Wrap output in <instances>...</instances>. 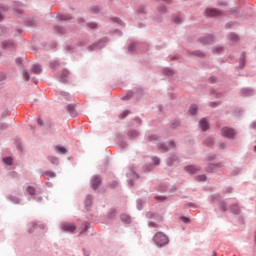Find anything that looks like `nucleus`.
I'll list each match as a JSON object with an SVG mask.
<instances>
[{"label": "nucleus", "instance_id": "obj_1", "mask_svg": "<svg viewBox=\"0 0 256 256\" xmlns=\"http://www.w3.org/2000/svg\"><path fill=\"white\" fill-rule=\"evenodd\" d=\"M153 241L156 247L161 249V247H165V245H169V236H167L163 232H158L154 235Z\"/></svg>", "mask_w": 256, "mask_h": 256}, {"label": "nucleus", "instance_id": "obj_2", "mask_svg": "<svg viewBox=\"0 0 256 256\" xmlns=\"http://www.w3.org/2000/svg\"><path fill=\"white\" fill-rule=\"evenodd\" d=\"M109 37H103L97 42L93 43L92 45L87 47V50L90 52L93 51H101V49H104V47H107V44L109 43Z\"/></svg>", "mask_w": 256, "mask_h": 256}, {"label": "nucleus", "instance_id": "obj_3", "mask_svg": "<svg viewBox=\"0 0 256 256\" xmlns=\"http://www.w3.org/2000/svg\"><path fill=\"white\" fill-rule=\"evenodd\" d=\"M157 12L159 14H157L156 16L153 17L154 21H156L157 23H161V21H163V15H165L167 13V6L165 4H159L157 7Z\"/></svg>", "mask_w": 256, "mask_h": 256}, {"label": "nucleus", "instance_id": "obj_4", "mask_svg": "<svg viewBox=\"0 0 256 256\" xmlns=\"http://www.w3.org/2000/svg\"><path fill=\"white\" fill-rule=\"evenodd\" d=\"M2 49H8L9 51H15L17 49V44L15 41L8 39L1 42Z\"/></svg>", "mask_w": 256, "mask_h": 256}, {"label": "nucleus", "instance_id": "obj_5", "mask_svg": "<svg viewBox=\"0 0 256 256\" xmlns=\"http://www.w3.org/2000/svg\"><path fill=\"white\" fill-rule=\"evenodd\" d=\"M199 42L202 45H211L215 42V36L213 34H205L204 36L199 38Z\"/></svg>", "mask_w": 256, "mask_h": 256}, {"label": "nucleus", "instance_id": "obj_6", "mask_svg": "<svg viewBox=\"0 0 256 256\" xmlns=\"http://www.w3.org/2000/svg\"><path fill=\"white\" fill-rule=\"evenodd\" d=\"M101 183H102L101 176H99V175L92 176V178L90 180V184L94 191H97V189H99V187H101Z\"/></svg>", "mask_w": 256, "mask_h": 256}, {"label": "nucleus", "instance_id": "obj_7", "mask_svg": "<svg viewBox=\"0 0 256 256\" xmlns=\"http://www.w3.org/2000/svg\"><path fill=\"white\" fill-rule=\"evenodd\" d=\"M221 133L226 139H233L235 137V130L233 128L223 127Z\"/></svg>", "mask_w": 256, "mask_h": 256}, {"label": "nucleus", "instance_id": "obj_8", "mask_svg": "<svg viewBox=\"0 0 256 256\" xmlns=\"http://www.w3.org/2000/svg\"><path fill=\"white\" fill-rule=\"evenodd\" d=\"M69 75H71V72H69V70L67 69H64L61 73H60V76L58 78V81L60 83H64V84H67L69 83V80L71 79L69 77Z\"/></svg>", "mask_w": 256, "mask_h": 256}, {"label": "nucleus", "instance_id": "obj_9", "mask_svg": "<svg viewBox=\"0 0 256 256\" xmlns=\"http://www.w3.org/2000/svg\"><path fill=\"white\" fill-rule=\"evenodd\" d=\"M61 229L65 233H74L77 229V226L71 223L64 222L61 224Z\"/></svg>", "mask_w": 256, "mask_h": 256}, {"label": "nucleus", "instance_id": "obj_10", "mask_svg": "<svg viewBox=\"0 0 256 256\" xmlns=\"http://www.w3.org/2000/svg\"><path fill=\"white\" fill-rule=\"evenodd\" d=\"M206 17H220L221 11L216 8H207L205 10Z\"/></svg>", "mask_w": 256, "mask_h": 256}, {"label": "nucleus", "instance_id": "obj_11", "mask_svg": "<svg viewBox=\"0 0 256 256\" xmlns=\"http://www.w3.org/2000/svg\"><path fill=\"white\" fill-rule=\"evenodd\" d=\"M13 7L15 15H17V17H21V15H23V10L20 7H24L23 3L16 1L13 3Z\"/></svg>", "mask_w": 256, "mask_h": 256}, {"label": "nucleus", "instance_id": "obj_12", "mask_svg": "<svg viewBox=\"0 0 256 256\" xmlns=\"http://www.w3.org/2000/svg\"><path fill=\"white\" fill-rule=\"evenodd\" d=\"M184 171L189 173V175H195L198 171H201V168L195 165H188L184 167Z\"/></svg>", "mask_w": 256, "mask_h": 256}, {"label": "nucleus", "instance_id": "obj_13", "mask_svg": "<svg viewBox=\"0 0 256 256\" xmlns=\"http://www.w3.org/2000/svg\"><path fill=\"white\" fill-rule=\"evenodd\" d=\"M240 94L242 97H253V95H255V90H253V88H242Z\"/></svg>", "mask_w": 256, "mask_h": 256}, {"label": "nucleus", "instance_id": "obj_14", "mask_svg": "<svg viewBox=\"0 0 256 256\" xmlns=\"http://www.w3.org/2000/svg\"><path fill=\"white\" fill-rule=\"evenodd\" d=\"M178 162H179V158L175 154L171 155L166 159L167 167H173V165H175V163H178Z\"/></svg>", "mask_w": 256, "mask_h": 256}, {"label": "nucleus", "instance_id": "obj_15", "mask_svg": "<svg viewBox=\"0 0 256 256\" xmlns=\"http://www.w3.org/2000/svg\"><path fill=\"white\" fill-rule=\"evenodd\" d=\"M198 125H199L201 131H203V132L209 131V122L207 121V118L200 119Z\"/></svg>", "mask_w": 256, "mask_h": 256}, {"label": "nucleus", "instance_id": "obj_16", "mask_svg": "<svg viewBox=\"0 0 256 256\" xmlns=\"http://www.w3.org/2000/svg\"><path fill=\"white\" fill-rule=\"evenodd\" d=\"M117 139H118L121 149H127V147H129V144L123 140V139H125V136L123 134H118Z\"/></svg>", "mask_w": 256, "mask_h": 256}, {"label": "nucleus", "instance_id": "obj_17", "mask_svg": "<svg viewBox=\"0 0 256 256\" xmlns=\"http://www.w3.org/2000/svg\"><path fill=\"white\" fill-rule=\"evenodd\" d=\"M84 205H85V209H86L87 211H89V209H91V206L93 205V195L88 194V195L86 196V199H85V201H84Z\"/></svg>", "mask_w": 256, "mask_h": 256}, {"label": "nucleus", "instance_id": "obj_18", "mask_svg": "<svg viewBox=\"0 0 256 256\" xmlns=\"http://www.w3.org/2000/svg\"><path fill=\"white\" fill-rule=\"evenodd\" d=\"M41 175L45 177V179H55V177H57V174L51 170L42 171Z\"/></svg>", "mask_w": 256, "mask_h": 256}, {"label": "nucleus", "instance_id": "obj_19", "mask_svg": "<svg viewBox=\"0 0 256 256\" xmlns=\"http://www.w3.org/2000/svg\"><path fill=\"white\" fill-rule=\"evenodd\" d=\"M46 227L47 226L45 224L32 223V227L28 229V233H34L35 229H41L43 231Z\"/></svg>", "mask_w": 256, "mask_h": 256}, {"label": "nucleus", "instance_id": "obj_20", "mask_svg": "<svg viewBox=\"0 0 256 256\" xmlns=\"http://www.w3.org/2000/svg\"><path fill=\"white\" fill-rule=\"evenodd\" d=\"M223 201L221 194H212L210 196V203H217L218 205Z\"/></svg>", "mask_w": 256, "mask_h": 256}, {"label": "nucleus", "instance_id": "obj_21", "mask_svg": "<svg viewBox=\"0 0 256 256\" xmlns=\"http://www.w3.org/2000/svg\"><path fill=\"white\" fill-rule=\"evenodd\" d=\"M55 153H57L58 155H67V148H65V146H61V145H56L54 148Z\"/></svg>", "mask_w": 256, "mask_h": 256}, {"label": "nucleus", "instance_id": "obj_22", "mask_svg": "<svg viewBox=\"0 0 256 256\" xmlns=\"http://www.w3.org/2000/svg\"><path fill=\"white\" fill-rule=\"evenodd\" d=\"M219 167H221V163H209L206 167V171L207 173H213V171H215V169H219Z\"/></svg>", "mask_w": 256, "mask_h": 256}, {"label": "nucleus", "instance_id": "obj_23", "mask_svg": "<svg viewBox=\"0 0 256 256\" xmlns=\"http://www.w3.org/2000/svg\"><path fill=\"white\" fill-rule=\"evenodd\" d=\"M31 73H34L35 75H41V73H43L41 64H34L31 68Z\"/></svg>", "mask_w": 256, "mask_h": 256}, {"label": "nucleus", "instance_id": "obj_24", "mask_svg": "<svg viewBox=\"0 0 256 256\" xmlns=\"http://www.w3.org/2000/svg\"><path fill=\"white\" fill-rule=\"evenodd\" d=\"M6 199H8V201H10L11 203H13L14 205H21V198L14 196V195H8L6 197Z\"/></svg>", "mask_w": 256, "mask_h": 256}, {"label": "nucleus", "instance_id": "obj_25", "mask_svg": "<svg viewBox=\"0 0 256 256\" xmlns=\"http://www.w3.org/2000/svg\"><path fill=\"white\" fill-rule=\"evenodd\" d=\"M188 55L190 57L194 55V57H199L200 59H205V57H206V54L201 50L189 52Z\"/></svg>", "mask_w": 256, "mask_h": 256}, {"label": "nucleus", "instance_id": "obj_26", "mask_svg": "<svg viewBox=\"0 0 256 256\" xmlns=\"http://www.w3.org/2000/svg\"><path fill=\"white\" fill-rule=\"evenodd\" d=\"M67 112L71 117H77V111L75 110V105L74 104H68L66 106Z\"/></svg>", "mask_w": 256, "mask_h": 256}, {"label": "nucleus", "instance_id": "obj_27", "mask_svg": "<svg viewBox=\"0 0 256 256\" xmlns=\"http://www.w3.org/2000/svg\"><path fill=\"white\" fill-rule=\"evenodd\" d=\"M139 135H140V133H139V131H137V130L131 129V130H129V131L127 132V137H128L131 141H133V139H137V137H139Z\"/></svg>", "mask_w": 256, "mask_h": 256}, {"label": "nucleus", "instance_id": "obj_28", "mask_svg": "<svg viewBox=\"0 0 256 256\" xmlns=\"http://www.w3.org/2000/svg\"><path fill=\"white\" fill-rule=\"evenodd\" d=\"M247 63V56L245 52H242L240 55L239 67L240 69H245V65Z\"/></svg>", "mask_w": 256, "mask_h": 256}, {"label": "nucleus", "instance_id": "obj_29", "mask_svg": "<svg viewBox=\"0 0 256 256\" xmlns=\"http://www.w3.org/2000/svg\"><path fill=\"white\" fill-rule=\"evenodd\" d=\"M199 112V106L197 104H191L188 110V113L192 115V117H195L197 113Z\"/></svg>", "mask_w": 256, "mask_h": 256}, {"label": "nucleus", "instance_id": "obj_30", "mask_svg": "<svg viewBox=\"0 0 256 256\" xmlns=\"http://www.w3.org/2000/svg\"><path fill=\"white\" fill-rule=\"evenodd\" d=\"M120 221H122V223H124L125 225H130L131 216L129 214H121Z\"/></svg>", "mask_w": 256, "mask_h": 256}, {"label": "nucleus", "instance_id": "obj_31", "mask_svg": "<svg viewBox=\"0 0 256 256\" xmlns=\"http://www.w3.org/2000/svg\"><path fill=\"white\" fill-rule=\"evenodd\" d=\"M56 19H58V21H71L73 16H71V14H60L56 16Z\"/></svg>", "mask_w": 256, "mask_h": 256}, {"label": "nucleus", "instance_id": "obj_32", "mask_svg": "<svg viewBox=\"0 0 256 256\" xmlns=\"http://www.w3.org/2000/svg\"><path fill=\"white\" fill-rule=\"evenodd\" d=\"M136 15H147V5H140L138 9L135 10Z\"/></svg>", "mask_w": 256, "mask_h": 256}, {"label": "nucleus", "instance_id": "obj_33", "mask_svg": "<svg viewBox=\"0 0 256 256\" xmlns=\"http://www.w3.org/2000/svg\"><path fill=\"white\" fill-rule=\"evenodd\" d=\"M172 21H173V23H175L176 25H181V23H183V18H181V13L174 14V15L172 16Z\"/></svg>", "mask_w": 256, "mask_h": 256}, {"label": "nucleus", "instance_id": "obj_34", "mask_svg": "<svg viewBox=\"0 0 256 256\" xmlns=\"http://www.w3.org/2000/svg\"><path fill=\"white\" fill-rule=\"evenodd\" d=\"M26 27H37V21L35 18H29L24 21Z\"/></svg>", "mask_w": 256, "mask_h": 256}, {"label": "nucleus", "instance_id": "obj_35", "mask_svg": "<svg viewBox=\"0 0 256 256\" xmlns=\"http://www.w3.org/2000/svg\"><path fill=\"white\" fill-rule=\"evenodd\" d=\"M230 211L231 213H233L234 215H239V213H241V208L239 207L238 204H232L230 206Z\"/></svg>", "mask_w": 256, "mask_h": 256}, {"label": "nucleus", "instance_id": "obj_36", "mask_svg": "<svg viewBox=\"0 0 256 256\" xmlns=\"http://www.w3.org/2000/svg\"><path fill=\"white\" fill-rule=\"evenodd\" d=\"M203 145H205V147H213V145H215V140L211 137H208L204 139Z\"/></svg>", "mask_w": 256, "mask_h": 256}, {"label": "nucleus", "instance_id": "obj_37", "mask_svg": "<svg viewBox=\"0 0 256 256\" xmlns=\"http://www.w3.org/2000/svg\"><path fill=\"white\" fill-rule=\"evenodd\" d=\"M162 73L163 75H166V77H173V75H175V71L171 68H163Z\"/></svg>", "mask_w": 256, "mask_h": 256}, {"label": "nucleus", "instance_id": "obj_38", "mask_svg": "<svg viewBox=\"0 0 256 256\" xmlns=\"http://www.w3.org/2000/svg\"><path fill=\"white\" fill-rule=\"evenodd\" d=\"M54 31L58 33V35H65V33H67V30L63 26H54Z\"/></svg>", "mask_w": 256, "mask_h": 256}, {"label": "nucleus", "instance_id": "obj_39", "mask_svg": "<svg viewBox=\"0 0 256 256\" xmlns=\"http://www.w3.org/2000/svg\"><path fill=\"white\" fill-rule=\"evenodd\" d=\"M110 21H112V23H117V25H120L121 27H125V23L119 17H111Z\"/></svg>", "mask_w": 256, "mask_h": 256}, {"label": "nucleus", "instance_id": "obj_40", "mask_svg": "<svg viewBox=\"0 0 256 256\" xmlns=\"http://www.w3.org/2000/svg\"><path fill=\"white\" fill-rule=\"evenodd\" d=\"M108 219H115L117 217V209L111 208L107 213Z\"/></svg>", "mask_w": 256, "mask_h": 256}, {"label": "nucleus", "instance_id": "obj_41", "mask_svg": "<svg viewBox=\"0 0 256 256\" xmlns=\"http://www.w3.org/2000/svg\"><path fill=\"white\" fill-rule=\"evenodd\" d=\"M178 127H181V120H179V119H174V120L171 122L170 129H177Z\"/></svg>", "mask_w": 256, "mask_h": 256}, {"label": "nucleus", "instance_id": "obj_42", "mask_svg": "<svg viewBox=\"0 0 256 256\" xmlns=\"http://www.w3.org/2000/svg\"><path fill=\"white\" fill-rule=\"evenodd\" d=\"M144 173H151L153 171V164H144L142 167Z\"/></svg>", "mask_w": 256, "mask_h": 256}, {"label": "nucleus", "instance_id": "obj_43", "mask_svg": "<svg viewBox=\"0 0 256 256\" xmlns=\"http://www.w3.org/2000/svg\"><path fill=\"white\" fill-rule=\"evenodd\" d=\"M158 149L162 153H167V151H169V146H167V144H165V143H160V144H158Z\"/></svg>", "mask_w": 256, "mask_h": 256}, {"label": "nucleus", "instance_id": "obj_44", "mask_svg": "<svg viewBox=\"0 0 256 256\" xmlns=\"http://www.w3.org/2000/svg\"><path fill=\"white\" fill-rule=\"evenodd\" d=\"M224 48L223 46H216L215 48L212 49V53L214 55H221V53H223Z\"/></svg>", "mask_w": 256, "mask_h": 256}, {"label": "nucleus", "instance_id": "obj_45", "mask_svg": "<svg viewBox=\"0 0 256 256\" xmlns=\"http://www.w3.org/2000/svg\"><path fill=\"white\" fill-rule=\"evenodd\" d=\"M127 177H132V179H139V174H137V172H135L133 168H130V171L127 174Z\"/></svg>", "mask_w": 256, "mask_h": 256}, {"label": "nucleus", "instance_id": "obj_46", "mask_svg": "<svg viewBox=\"0 0 256 256\" xmlns=\"http://www.w3.org/2000/svg\"><path fill=\"white\" fill-rule=\"evenodd\" d=\"M218 205L222 213H227V203L224 200H222Z\"/></svg>", "mask_w": 256, "mask_h": 256}, {"label": "nucleus", "instance_id": "obj_47", "mask_svg": "<svg viewBox=\"0 0 256 256\" xmlns=\"http://www.w3.org/2000/svg\"><path fill=\"white\" fill-rule=\"evenodd\" d=\"M195 181H198L199 183H203L207 181V175L201 174L195 177Z\"/></svg>", "mask_w": 256, "mask_h": 256}, {"label": "nucleus", "instance_id": "obj_48", "mask_svg": "<svg viewBox=\"0 0 256 256\" xmlns=\"http://www.w3.org/2000/svg\"><path fill=\"white\" fill-rule=\"evenodd\" d=\"M48 161H50L52 165H59V159L56 156H48Z\"/></svg>", "mask_w": 256, "mask_h": 256}, {"label": "nucleus", "instance_id": "obj_49", "mask_svg": "<svg viewBox=\"0 0 256 256\" xmlns=\"http://www.w3.org/2000/svg\"><path fill=\"white\" fill-rule=\"evenodd\" d=\"M228 38L230 39V41H233V43H237V41H239V35L235 33H230Z\"/></svg>", "mask_w": 256, "mask_h": 256}, {"label": "nucleus", "instance_id": "obj_50", "mask_svg": "<svg viewBox=\"0 0 256 256\" xmlns=\"http://www.w3.org/2000/svg\"><path fill=\"white\" fill-rule=\"evenodd\" d=\"M26 192L29 193L31 197H35V193H37V190H35V187L33 186H28Z\"/></svg>", "mask_w": 256, "mask_h": 256}, {"label": "nucleus", "instance_id": "obj_51", "mask_svg": "<svg viewBox=\"0 0 256 256\" xmlns=\"http://www.w3.org/2000/svg\"><path fill=\"white\" fill-rule=\"evenodd\" d=\"M3 163H5V165H8V166L13 165V157L7 156L3 158Z\"/></svg>", "mask_w": 256, "mask_h": 256}, {"label": "nucleus", "instance_id": "obj_52", "mask_svg": "<svg viewBox=\"0 0 256 256\" xmlns=\"http://www.w3.org/2000/svg\"><path fill=\"white\" fill-rule=\"evenodd\" d=\"M137 42H132L131 44H129L128 46V52L129 53H134L135 49H137Z\"/></svg>", "mask_w": 256, "mask_h": 256}, {"label": "nucleus", "instance_id": "obj_53", "mask_svg": "<svg viewBox=\"0 0 256 256\" xmlns=\"http://www.w3.org/2000/svg\"><path fill=\"white\" fill-rule=\"evenodd\" d=\"M134 95L133 91H128L124 97H122V101H129Z\"/></svg>", "mask_w": 256, "mask_h": 256}, {"label": "nucleus", "instance_id": "obj_54", "mask_svg": "<svg viewBox=\"0 0 256 256\" xmlns=\"http://www.w3.org/2000/svg\"><path fill=\"white\" fill-rule=\"evenodd\" d=\"M232 113H233L234 117H241V115H243V109L236 108Z\"/></svg>", "mask_w": 256, "mask_h": 256}, {"label": "nucleus", "instance_id": "obj_55", "mask_svg": "<svg viewBox=\"0 0 256 256\" xmlns=\"http://www.w3.org/2000/svg\"><path fill=\"white\" fill-rule=\"evenodd\" d=\"M100 11H101V9L99 8V6H92L90 8V12H92L94 15L99 14Z\"/></svg>", "mask_w": 256, "mask_h": 256}, {"label": "nucleus", "instance_id": "obj_56", "mask_svg": "<svg viewBox=\"0 0 256 256\" xmlns=\"http://www.w3.org/2000/svg\"><path fill=\"white\" fill-rule=\"evenodd\" d=\"M180 221H182L186 225H189V223H191V218H189L187 216H180Z\"/></svg>", "mask_w": 256, "mask_h": 256}, {"label": "nucleus", "instance_id": "obj_57", "mask_svg": "<svg viewBox=\"0 0 256 256\" xmlns=\"http://www.w3.org/2000/svg\"><path fill=\"white\" fill-rule=\"evenodd\" d=\"M210 95H215L216 99H221V97H223V93H216L215 89L210 90Z\"/></svg>", "mask_w": 256, "mask_h": 256}, {"label": "nucleus", "instance_id": "obj_58", "mask_svg": "<svg viewBox=\"0 0 256 256\" xmlns=\"http://www.w3.org/2000/svg\"><path fill=\"white\" fill-rule=\"evenodd\" d=\"M230 15H234L235 17H237V15L239 14V8L235 7V8H231L229 10Z\"/></svg>", "mask_w": 256, "mask_h": 256}, {"label": "nucleus", "instance_id": "obj_59", "mask_svg": "<svg viewBox=\"0 0 256 256\" xmlns=\"http://www.w3.org/2000/svg\"><path fill=\"white\" fill-rule=\"evenodd\" d=\"M136 207H137L138 211H143V201L141 199L137 200Z\"/></svg>", "mask_w": 256, "mask_h": 256}, {"label": "nucleus", "instance_id": "obj_60", "mask_svg": "<svg viewBox=\"0 0 256 256\" xmlns=\"http://www.w3.org/2000/svg\"><path fill=\"white\" fill-rule=\"evenodd\" d=\"M22 75H23V79H24L25 81H29V80L31 79V76L29 75V71H27V70H24V71L22 72Z\"/></svg>", "mask_w": 256, "mask_h": 256}, {"label": "nucleus", "instance_id": "obj_61", "mask_svg": "<svg viewBox=\"0 0 256 256\" xmlns=\"http://www.w3.org/2000/svg\"><path fill=\"white\" fill-rule=\"evenodd\" d=\"M152 163L156 166L161 165V159H159V157H157V156H154V157H152Z\"/></svg>", "mask_w": 256, "mask_h": 256}, {"label": "nucleus", "instance_id": "obj_62", "mask_svg": "<svg viewBox=\"0 0 256 256\" xmlns=\"http://www.w3.org/2000/svg\"><path fill=\"white\" fill-rule=\"evenodd\" d=\"M129 113H131V111H129V110H125L124 112H122L121 114H120V119H125L128 115H129Z\"/></svg>", "mask_w": 256, "mask_h": 256}, {"label": "nucleus", "instance_id": "obj_63", "mask_svg": "<svg viewBox=\"0 0 256 256\" xmlns=\"http://www.w3.org/2000/svg\"><path fill=\"white\" fill-rule=\"evenodd\" d=\"M87 27H89V29H97L98 25L95 22H89L87 23Z\"/></svg>", "mask_w": 256, "mask_h": 256}, {"label": "nucleus", "instance_id": "obj_64", "mask_svg": "<svg viewBox=\"0 0 256 256\" xmlns=\"http://www.w3.org/2000/svg\"><path fill=\"white\" fill-rule=\"evenodd\" d=\"M241 173V168H234L231 175L235 177L236 175H239Z\"/></svg>", "mask_w": 256, "mask_h": 256}]
</instances>
